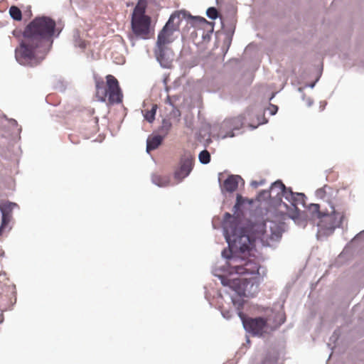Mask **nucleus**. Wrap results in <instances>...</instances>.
Wrapping results in <instances>:
<instances>
[{
  "label": "nucleus",
  "mask_w": 364,
  "mask_h": 364,
  "mask_svg": "<svg viewBox=\"0 0 364 364\" xmlns=\"http://www.w3.org/2000/svg\"><path fill=\"white\" fill-rule=\"evenodd\" d=\"M55 26V21L50 17L35 18L25 28L20 46L15 50L16 60L31 67L40 64L53 42Z\"/></svg>",
  "instance_id": "obj_1"
},
{
  "label": "nucleus",
  "mask_w": 364,
  "mask_h": 364,
  "mask_svg": "<svg viewBox=\"0 0 364 364\" xmlns=\"http://www.w3.org/2000/svg\"><path fill=\"white\" fill-rule=\"evenodd\" d=\"M235 220L230 213L225 214L224 235L229 245V247L239 250L241 255L251 256L254 250L255 242L259 240L263 245H270L274 241L279 240L282 235V226L280 224L270 222L269 230L266 224H260L255 227V238L252 240L250 237L237 228V223H229V220Z\"/></svg>",
  "instance_id": "obj_2"
},
{
  "label": "nucleus",
  "mask_w": 364,
  "mask_h": 364,
  "mask_svg": "<svg viewBox=\"0 0 364 364\" xmlns=\"http://www.w3.org/2000/svg\"><path fill=\"white\" fill-rule=\"evenodd\" d=\"M233 251L237 250L230 248L222 252L223 257L228 259L227 267L230 274L251 275L252 278L259 274V262L253 254L246 257L248 255L247 252L242 256L233 254Z\"/></svg>",
  "instance_id": "obj_3"
},
{
  "label": "nucleus",
  "mask_w": 364,
  "mask_h": 364,
  "mask_svg": "<svg viewBox=\"0 0 364 364\" xmlns=\"http://www.w3.org/2000/svg\"><path fill=\"white\" fill-rule=\"evenodd\" d=\"M96 97L99 101L108 105L122 102L123 93L117 78L112 75L106 76V82L101 78L95 79Z\"/></svg>",
  "instance_id": "obj_4"
},
{
  "label": "nucleus",
  "mask_w": 364,
  "mask_h": 364,
  "mask_svg": "<svg viewBox=\"0 0 364 364\" xmlns=\"http://www.w3.org/2000/svg\"><path fill=\"white\" fill-rule=\"evenodd\" d=\"M330 208V210H326L324 212H321L318 204L311 205V211L316 213V216L319 219L318 223V231L324 235H331L336 228H339L345 217L343 210H336L333 205H331Z\"/></svg>",
  "instance_id": "obj_5"
},
{
  "label": "nucleus",
  "mask_w": 364,
  "mask_h": 364,
  "mask_svg": "<svg viewBox=\"0 0 364 364\" xmlns=\"http://www.w3.org/2000/svg\"><path fill=\"white\" fill-rule=\"evenodd\" d=\"M232 301L237 309L239 310L238 316L242 321L245 329L253 336H262L265 333L272 331L268 324V319L262 317L251 318L247 317L241 311L243 304L237 302L232 299Z\"/></svg>",
  "instance_id": "obj_6"
},
{
  "label": "nucleus",
  "mask_w": 364,
  "mask_h": 364,
  "mask_svg": "<svg viewBox=\"0 0 364 364\" xmlns=\"http://www.w3.org/2000/svg\"><path fill=\"white\" fill-rule=\"evenodd\" d=\"M167 22L163 29L159 32L157 38V49L156 55L158 60L164 67H168L171 63V57L173 55L171 50L168 49L167 45L172 43L174 40L173 32L168 30L171 22Z\"/></svg>",
  "instance_id": "obj_7"
},
{
  "label": "nucleus",
  "mask_w": 364,
  "mask_h": 364,
  "mask_svg": "<svg viewBox=\"0 0 364 364\" xmlns=\"http://www.w3.org/2000/svg\"><path fill=\"white\" fill-rule=\"evenodd\" d=\"M194 166V156L190 151H185L181 156L173 176L178 182H181L192 171Z\"/></svg>",
  "instance_id": "obj_8"
},
{
  "label": "nucleus",
  "mask_w": 364,
  "mask_h": 364,
  "mask_svg": "<svg viewBox=\"0 0 364 364\" xmlns=\"http://www.w3.org/2000/svg\"><path fill=\"white\" fill-rule=\"evenodd\" d=\"M151 26V18L149 16H140L132 18V28L134 33L146 39L149 38Z\"/></svg>",
  "instance_id": "obj_9"
},
{
  "label": "nucleus",
  "mask_w": 364,
  "mask_h": 364,
  "mask_svg": "<svg viewBox=\"0 0 364 364\" xmlns=\"http://www.w3.org/2000/svg\"><path fill=\"white\" fill-rule=\"evenodd\" d=\"M15 208H18V205L12 202H6L0 204V210L1 212V224L0 225V236L6 230H10L11 228H8L9 224L12 219V212Z\"/></svg>",
  "instance_id": "obj_10"
},
{
  "label": "nucleus",
  "mask_w": 364,
  "mask_h": 364,
  "mask_svg": "<svg viewBox=\"0 0 364 364\" xmlns=\"http://www.w3.org/2000/svg\"><path fill=\"white\" fill-rule=\"evenodd\" d=\"M250 279L247 278H234L232 279L222 278L221 282L224 286L230 287L240 296H245L247 284L250 283Z\"/></svg>",
  "instance_id": "obj_11"
},
{
  "label": "nucleus",
  "mask_w": 364,
  "mask_h": 364,
  "mask_svg": "<svg viewBox=\"0 0 364 364\" xmlns=\"http://www.w3.org/2000/svg\"><path fill=\"white\" fill-rule=\"evenodd\" d=\"M185 16L186 11H177L172 14L167 21L170 22L171 19H173V21L171 22V24L169 25L168 30L173 33L177 31L180 28L181 22L184 20L183 18Z\"/></svg>",
  "instance_id": "obj_12"
},
{
  "label": "nucleus",
  "mask_w": 364,
  "mask_h": 364,
  "mask_svg": "<svg viewBox=\"0 0 364 364\" xmlns=\"http://www.w3.org/2000/svg\"><path fill=\"white\" fill-rule=\"evenodd\" d=\"M241 177L237 175L229 176L223 182L221 188L223 191L232 193L237 190L238 187L239 180Z\"/></svg>",
  "instance_id": "obj_13"
},
{
  "label": "nucleus",
  "mask_w": 364,
  "mask_h": 364,
  "mask_svg": "<svg viewBox=\"0 0 364 364\" xmlns=\"http://www.w3.org/2000/svg\"><path fill=\"white\" fill-rule=\"evenodd\" d=\"M183 19L187 22L188 24L195 28H205L206 26L209 25V22L205 18L200 16H193L186 11V16Z\"/></svg>",
  "instance_id": "obj_14"
},
{
  "label": "nucleus",
  "mask_w": 364,
  "mask_h": 364,
  "mask_svg": "<svg viewBox=\"0 0 364 364\" xmlns=\"http://www.w3.org/2000/svg\"><path fill=\"white\" fill-rule=\"evenodd\" d=\"M163 137L159 135H155L149 136L146 141V151L149 152L151 150H154L161 144Z\"/></svg>",
  "instance_id": "obj_15"
},
{
  "label": "nucleus",
  "mask_w": 364,
  "mask_h": 364,
  "mask_svg": "<svg viewBox=\"0 0 364 364\" xmlns=\"http://www.w3.org/2000/svg\"><path fill=\"white\" fill-rule=\"evenodd\" d=\"M152 182L159 186H166L170 183L169 177L159 174H153L151 177Z\"/></svg>",
  "instance_id": "obj_16"
},
{
  "label": "nucleus",
  "mask_w": 364,
  "mask_h": 364,
  "mask_svg": "<svg viewBox=\"0 0 364 364\" xmlns=\"http://www.w3.org/2000/svg\"><path fill=\"white\" fill-rule=\"evenodd\" d=\"M270 189L272 193H275L276 197L280 198V195L286 190V186L281 181L278 180L272 184Z\"/></svg>",
  "instance_id": "obj_17"
},
{
  "label": "nucleus",
  "mask_w": 364,
  "mask_h": 364,
  "mask_svg": "<svg viewBox=\"0 0 364 364\" xmlns=\"http://www.w3.org/2000/svg\"><path fill=\"white\" fill-rule=\"evenodd\" d=\"M146 5L144 3L139 1L135 6L132 18H138L140 16H147L145 15Z\"/></svg>",
  "instance_id": "obj_18"
},
{
  "label": "nucleus",
  "mask_w": 364,
  "mask_h": 364,
  "mask_svg": "<svg viewBox=\"0 0 364 364\" xmlns=\"http://www.w3.org/2000/svg\"><path fill=\"white\" fill-rule=\"evenodd\" d=\"M244 119L245 117L243 116H238L225 121L224 124L234 125V129H238L244 124Z\"/></svg>",
  "instance_id": "obj_19"
},
{
  "label": "nucleus",
  "mask_w": 364,
  "mask_h": 364,
  "mask_svg": "<svg viewBox=\"0 0 364 364\" xmlns=\"http://www.w3.org/2000/svg\"><path fill=\"white\" fill-rule=\"evenodd\" d=\"M302 196L303 193H294L291 188L286 187V190L280 195V198L284 197L290 203L291 200H294V197L302 198Z\"/></svg>",
  "instance_id": "obj_20"
},
{
  "label": "nucleus",
  "mask_w": 364,
  "mask_h": 364,
  "mask_svg": "<svg viewBox=\"0 0 364 364\" xmlns=\"http://www.w3.org/2000/svg\"><path fill=\"white\" fill-rule=\"evenodd\" d=\"M332 191V188L328 186H324L323 187L318 189L316 191V195L318 198H321L324 200H328V197H327V194L331 193Z\"/></svg>",
  "instance_id": "obj_21"
},
{
  "label": "nucleus",
  "mask_w": 364,
  "mask_h": 364,
  "mask_svg": "<svg viewBox=\"0 0 364 364\" xmlns=\"http://www.w3.org/2000/svg\"><path fill=\"white\" fill-rule=\"evenodd\" d=\"M9 14L14 20L21 21L22 19L21 11L16 6H11L10 7Z\"/></svg>",
  "instance_id": "obj_22"
},
{
  "label": "nucleus",
  "mask_w": 364,
  "mask_h": 364,
  "mask_svg": "<svg viewBox=\"0 0 364 364\" xmlns=\"http://www.w3.org/2000/svg\"><path fill=\"white\" fill-rule=\"evenodd\" d=\"M156 109L157 105H154L151 110H148L146 112L144 117L149 122H152L154 120Z\"/></svg>",
  "instance_id": "obj_23"
},
{
  "label": "nucleus",
  "mask_w": 364,
  "mask_h": 364,
  "mask_svg": "<svg viewBox=\"0 0 364 364\" xmlns=\"http://www.w3.org/2000/svg\"><path fill=\"white\" fill-rule=\"evenodd\" d=\"M198 159L200 163L207 164L210 161V154L207 150H203L199 154Z\"/></svg>",
  "instance_id": "obj_24"
},
{
  "label": "nucleus",
  "mask_w": 364,
  "mask_h": 364,
  "mask_svg": "<svg viewBox=\"0 0 364 364\" xmlns=\"http://www.w3.org/2000/svg\"><path fill=\"white\" fill-rule=\"evenodd\" d=\"M206 14L207 16L211 18V19H216L218 18V11L214 7H210L207 9V11H206Z\"/></svg>",
  "instance_id": "obj_25"
},
{
  "label": "nucleus",
  "mask_w": 364,
  "mask_h": 364,
  "mask_svg": "<svg viewBox=\"0 0 364 364\" xmlns=\"http://www.w3.org/2000/svg\"><path fill=\"white\" fill-rule=\"evenodd\" d=\"M271 193H272L271 190L270 191L263 190L259 193V194L257 196V199L258 200L267 199L270 197Z\"/></svg>",
  "instance_id": "obj_26"
},
{
  "label": "nucleus",
  "mask_w": 364,
  "mask_h": 364,
  "mask_svg": "<svg viewBox=\"0 0 364 364\" xmlns=\"http://www.w3.org/2000/svg\"><path fill=\"white\" fill-rule=\"evenodd\" d=\"M305 195L303 193L302 198L294 197V200H291L290 203L294 206L296 207L299 204H303L304 203Z\"/></svg>",
  "instance_id": "obj_27"
},
{
  "label": "nucleus",
  "mask_w": 364,
  "mask_h": 364,
  "mask_svg": "<svg viewBox=\"0 0 364 364\" xmlns=\"http://www.w3.org/2000/svg\"><path fill=\"white\" fill-rule=\"evenodd\" d=\"M162 124H163V126H162L161 129H165L166 132H167L171 127V122L167 119H164L162 122Z\"/></svg>",
  "instance_id": "obj_28"
},
{
  "label": "nucleus",
  "mask_w": 364,
  "mask_h": 364,
  "mask_svg": "<svg viewBox=\"0 0 364 364\" xmlns=\"http://www.w3.org/2000/svg\"><path fill=\"white\" fill-rule=\"evenodd\" d=\"M268 110L269 111V113L273 115L277 112L278 107L276 105H270L268 107Z\"/></svg>",
  "instance_id": "obj_29"
},
{
  "label": "nucleus",
  "mask_w": 364,
  "mask_h": 364,
  "mask_svg": "<svg viewBox=\"0 0 364 364\" xmlns=\"http://www.w3.org/2000/svg\"><path fill=\"white\" fill-rule=\"evenodd\" d=\"M173 114L177 117L180 116V112L176 109H173Z\"/></svg>",
  "instance_id": "obj_30"
},
{
  "label": "nucleus",
  "mask_w": 364,
  "mask_h": 364,
  "mask_svg": "<svg viewBox=\"0 0 364 364\" xmlns=\"http://www.w3.org/2000/svg\"><path fill=\"white\" fill-rule=\"evenodd\" d=\"M259 184L261 185V184H262V183L261 182V183H257V181H254V182L252 183V185H253L255 187H257V186L258 185H259Z\"/></svg>",
  "instance_id": "obj_31"
},
{
  "label": "nucleus",
  "mask_w": 364,
  "mask_h": 364,
  "mask_svg": "<svg viewBox=\"0 0 364 364\" xmlns=\"http://www.w3.org/2000/svg\"><path fill=\"white\" fill-rule=\"evenodd\" d=\"M123 61H124V60H123V59H122V60H121V61L117 62V63H118V64H120V63H122Z\"/></svg>",
  "instance_id": "obj_32"
},
{
  "label": "nucleus",
  "mask_w": 364,
  "mask_h": 364,
  "mask_svg": "<svg viewBox=\"0 0 364 364\" xmlns=\"http://www.w3.org/2000/svg\"><path fill=\"white\" fill-rule=\"evenodd\" d=\"M240 198V196H237V200H239Z\"/></svg>",
  "instance_id": "obj_33"
},
{
  "label": "nucleus",
  "mask_w": 364,
  "mask_h": 364,
  "mask_svg": "<svg viewBox=\"0 0 364 364\" xmlns=\"http://www.w3.org/2000/svg\"><path fill=\"white\" fill-rule=\"evenodd\" d=\"M223 316H224L225 317H227V318H229V317H230V316H225L224 314H223Z\"/></svg>",
  "instance_id": "obj_34"
}]
</instances>
